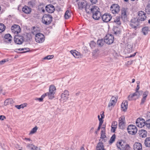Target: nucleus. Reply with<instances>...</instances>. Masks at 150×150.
Returning a JSON list of instances; mask_svg holds the SVG:
<instances>
[{
    "label": "nucleus",
    "instance_id": "nucleus-45",
    "mask_svg": "<svg viewBox=\"0 0 150 150\" xmlns=\"http://www.w3.org/2000/svg\"><path fill=\"white\" fill-rule=\"evenodd\" d=\"M145 125L147 127L150 128V119L145 121Z\"/></svg>",
    "mask_w": 150,
    "mask_h": 150
},
{
    "label": "nucleus",
    "instance_id": "nucleus-29",
    "mask_svg": "<svg viewBox=\"0 0 150 150\" xmlns=\"http://www.w3.org/2000/svg\"><path fill=\"white\" fill-rule=\"evenodd\" d=\"M113 30L114 32V33L116 35L119 34L121 32L120 28L116 27H114Z\"/></svg>",
    "mask_w": 150,
    "mask_h": 150
},
{
    "label": "nucleus",
    "instance_id": "nucleus-58",
    "mask_svg": "<svg viewBox=\"0 0 150 150\" xmlns=\"http://www.w3.org/2000/svg\"><path fill=\"white\" fill-rule=\"evenodd\" d=\"M102 122H99V126L98 128V131L100 129L101 127L102 126V124H103V123H102Z\"/></svg>",
    "mask_w": 150,
    "mask_h": 150
},
{
    "label": "nucleus",
    "instance_id": "nucleus-62",
    "mask_svg": "<svg viewBox=\"0 0 150 150\" xmlns=\"http://www.w3.org/2000/svg\"><path fill=\"white\" fill-rule=\"evenodd\" d=\"M46 96H47V93H46L43 94L41 96V97L43 99Z\"/></svg>",
    "mask_w": 150,
    "mask_h": 150
},
{
    "label": "nucleus",
    "instance_id": "nucleus-14",
    "mask_svg": "<svg viewBox=\"0 0 150 150\" xmlns=\"http://www.w3.org/2000/svg\"><path fill=\"white\" fill-rule=\"evenodd\" d=\"M11 30L12 32L13 33L18 34L20 33L21 29L18 25H14L11 27Z\"/></svg>",
    "mask_w": 150,
    "mask_h": 150
},
{
    "label": "nucleus",
    "instance_id": "nucleus-53",
    "mask_svg": "<svg viewBox=\"0 0 150 150\" xmlns=\"http://www.w3.org/2000/svg\"><path fill=\"white\" fill-rule=\"evenodd\" d=\"M30 49H29L28 48H24V51L23 52H21V53H24L28 52H29L30 51Z\"/></svg>",
    "mask_w": 150,
    "mask_h": 150
},
{
    "label": "nucleus",
    "instance_id": "nucleus-44",
    "mask_svg": "<svg viewBox=\"0 0 150 150\" xmlns=\"http://www.w3.org/2000/svg\"><path fill=\"white\" fill-rule=\"evenodd\" d=\"M115 137L116 136L115 134H114L112 135L109 141V142L110 143L112 144L115 141Z\"/></svg>",
    "mask_w": 150,
    "mask_h": 150
},
{
    "label": "nucleus",
    "instance_id": "nucleus-24",
    "mask_svg": "<svg viewBox=\"0 0 150 150\" xmlns=\"http://www.w3.org/2000/svg\"><path fill=\"white\" fill-rule=\"evenodd\" d=\"M128 106V102L127 101H124L121 105V108L122 110L125 111L127 109Z\"/></svg>",
    "mask_w": 150,
    "mask_h": 150
},
{
    "label": "nucleus",
    "instance_id": "nucleus-3",
    "mask_svg": "<svg viewBox=\"0 0 150 150\" xmlns=\"http://www.w3.org/2000/svg\"><path fill=\"white\" fill-rule=\"evenodd\" d=\"M114 40V38L113 35L108 34L105 37L104 41L106 44L110 45L113 42Z\"/></svg>",
    "mask_w": 150,
    "mask_h": 150
},
{
    "label": "nucleus",
    "instance_id": "nucleus-18",
    "mask_svg": "<svg viewBox=\"0 0 150 150\" xmlns=\"http://www.w3.org/2000/svg\"><path fill=\"white\" fill-rule=\"evenodd\" d=\"M45 8L47 11L50 13H53L55 10L54 6L52 4H49L47 5L45 7Z\"/></svg>",
    "mask_w": 150,
    "mask_h": 150
},
{
    "label": "nucleus",
    "instance_id": "nucleus-17",
    "mask_svg": "<svg viewBox=\"0 0 150 150\" xmlns=\"http://www.w3.org/2000/svg\"><path fill=\"white\" fill-rule=\"evenodd\" d=\"M138 18L137 20L139 21H143L146 19V13L142 11H140L138 13Z\"/></svg>",
    "mask_w": 150,
    "mask_h": 150
},
{
    "label": "nucleus",
    "instance_id": "nucleus-15",
    "mask_svg": "<svg viewBox=\"0 0 150 150\" xmlns=\"http://www.w3.org/2000/svg\"><path fill=\"white\" fill-rule=\"evenodd\" d=\"M69 93L68 91L67 90H65L61 94V99L62 100L64 101H66L69 98Z\"/></svg>",
    "mask_w": 150,
    "mask_h": 150
},
{
    "label": "nucleus",
    "instance_id": "nucleus-47",
    "mask_svg": "<svg viewBox=\"0 0 150 150\" xmlns=\"http://www.w3.org/2000/svg\"><path fill=\"white\" fill-rule=\"evenodd\" d=\"M96 45V43L93 41L91 42L90 44V46L92 48H93Z\"/></svg>",
    "mask_w": 150,
    "mask_h": 150
},
{
    "label": "nucleus",
    "instance_id": "nucleus-6",
    "mask_svg": "<svg viewBox=\"0 0 150 150\" xmlns=\"http://www.w3.org/2000/svg\"><path fill=\"white\" fill-rule=\"evenodd\" d=\"M15 43L18 45L22 44L24 41V38L22 36L18 35H15L14 38Z\"/></svg>",
    "mask_w": 150,
    "mask_h": 150
},
{
    "label": "nucleus",
    "instance_id": "nucleus-12",
    "mask_svg": "<svg viewBox=\"0 0 150 150\" xmlns=\"http://www.w3.org/2000/svg\"><path fill=\"white\" fill-rule=\"evenodd\" d=\"M136 123L138 127H142L145 125V121L142 118H139L137 120Z\"/></svg>",
    "mask_w": 150,
    "mask_h": 150
},
{
    "label": "nucleus",
    "instance_id": "nucleus-55",
    "mask_svg": "<svg viewBox=\"0 0 150 150\" xmlns=\"http://www.w3.org/2000/svg\"><path fill=\"white\" fill-rule=\"evenodd\" d=\"M146 98L143 97V98L142 99L141 102L140 103V104L142 105V104H143L144 103V102L146 100Z\"/></svg>",
    "mask_w": 150,
    "mask_h": 150
},
{
    "label": "nucleus",
    "instance_id": "nucleus-35",
    "mask_svg": "<svg viewBox=\"0 0 150 150\" xmlns=\"http://www.w3.org/2000/svg\"><path fill=\"white\" fill-rule=\"evenodd\" d=\"M113 22L116 23V24L118 25L120 24L121 22L120 21V17L119 16H117L115 18L113 21Z\"/></svg>",
    "mask_w": 150,
    "mask_h": 150
},
{
    "label": "nucleus",
    "instance_id": "nucleus-48",
    "mask_svg": "<svg viewBox=\"0 0 150 150\" xmlns=\"http://www.w3.org/2000/svg\"><path fill=\"white\" fill-rule=\"evenodd\" d=\"M28 5L30 7H33L35 5V4L33 1H30L28 2Z\"/></svg>",
    "mask_w": 150,
    "mask_h": 150
},
{
    "label": "nucleus",
    "instance_id": "nucleus-64",
    "mask_svg": "<svg viewBox=\"0 0 150 150\" xmlns=\"http://www.w3.org/2000/svg\"><path fill=\"white\" fill-rule=\"evenodd\" d=\"M139 88H140L139 85V84L137 85V87L136 89V91H138V90L139 89Z\"/></svg>",
    "mask_w": 150,
    "mask_h": 150
},
{
    "label": "nucleus",
    "instance_id": "nucleus-13",
    "mask_svg": "<svg viewBox=\"0 0 150 150\" xmlns=\"http://www.w3.org/2000/svg\"><path fill=\"white\" fill-rule=\"evenodd\" d=\"M101 18L104 22H108L110 21L112 16L110 14L106 13L102 16Z\"/></svg>",
    "mask_w": 150,
    "mask_h": 150
},
{
    "label": "nucleus",
    "instance_id": "nucleus-22",
    "mask_svg": "<svg viewBox=\"0 0 150 150\" xmlns=\"http://www.w3.org/2000/svg\"><path fill=\"white\" fill-rule=\"evenodd\" d=\"M97 7L96 6H93L92 5H86V7L85 8V11L87 13H89L90 12L91 13V9L94 8L95 7Z\"/></svg>",
    "mask_w": 150,
    "mask_h": 150
},
{
    "label": "nucleus",
    "instance_id": "nucleus-60",
    "mask_svg": "<svg viewBox=\"0 0 150 150\" xmlns=\"http://www.w3.org/2000/svg\"><path fill=\"white\" fill-rule=\"evenodd\" d=\"M127 47L128 48H129V49H132V48L133 46L132 45H127Z\"/></svg>",
    "mask_w": 150,
    "mask_h": 150
},
{
    "label": "nucleus",
    "instance_id": "nucleus-20",
    "mask_svg": "<svg viewBox=\"0 0 150 150\" xmlns=\"http://www.w3.org/2000/svg\"><path fill=\"white\" fill-rule=\"evenodd\" d=\"M70 52L76 58H78L81 57L82 56V55L81 54L80 52L76 51V50H71Z\"/></svg>",
    "mask_w": 150,
    "mask_h": 150
},
{
    "label": "nucleus",
    "instance_id": "nucleus-33",
    "mask_svg": "<svg viewBox=\"0 0 150 150\" xmlns=\"http://www.w3.org/2000/svg\"><path fill=\"white\" fill-rule=\"evenodd\" d=\"M145 144L147 147H150V137L146 139L145 141Z\"/></svg>",
    "mask_w": 150,
    "mask_h": 150
},
{
    "label": "nucleus",
    "instance_id": "nucleus-31",
    "mask_svg": "<svg viewBox=\"0 0 150 150\" xmlns=\"http://www.w3.org/2000/svg\"><path fill=\"white\" fill-rule=\"evenodd\" d=\"M56 90V88L54 86L51 85L50 87L49 92L53 93L54 94H55Z\"/></svg>",
    "mask_w": 150,
    "mask_h": 150
},
{
    "label": "nucleus",
    "instance_id": "nucleus-37",
    "mask_svg": "<svg viewBox=\"0 0 150 150\" xmlns=\"http://www.w3.org/2000/svg\"><path fill=\"white\" fill-rule=\"evenodd\" d=\"M5 28L6 27L3 24L0 23V33L4 31Z\"/></svg>",
    "mask_w": 150,
    "mask_h": 150
},
{
    "label": "nucleus",
    "instance_id": "nucleus-43",
    "mask_svg": "<svg viewBox=\"0 0 150 150\" xmlns=\"http://www.w3.org/2000/svg\"><path fill=\"white\" fill-rule=\"evenodd\" d=\"M28 146L30 148V149L33 150H37L38 147L33 144H29Z\"/></svg>",
    "mask_w": 150,
    "mask_h": 150
},
{
    "label": "nucleus",
    "instance_id": "nucleus-49",
    "mask_svg": "<svg viewBox=\"0 0 150 150\" xmlns=\"http://www.w3.org/2000/svg\"><path fill=\"white\" fill-rule=\"evenodd\" d=\"M122 143L124 144V143L123 142H119L117 144V146L118 147V146L119 145V146H120L122 148L124 146Z\"/></svg>",
    "mask_w": 150,
    "mask_h": 150
},
{
    "label": "nucleus",
    "instance_id": "nucleus-54",
    "mask_svg": "<svg viewBox=\"0 0 150 150\" xmlns=\"http://www.w3.org/2000/svg\"><path fill=\"white\" fill-rule=\"evenodd\" d=\"M148 91H146V92H145L143 93V97L146 98V97H147V96L148 95Z\"/></svg>",
    "mask_w": 150,
    "mask_h": 150
},
{
    "label": "nucleus",
    "instance_id": "nucleus-1",
    "mask_svg": "<svg viewBox=\"0 0 150 150\" xmlns=\"http://www.w3.org/2000/svg\"><path fill=\"white\" fill-rule=\"evenodd\" d=\"M91 13L93 14L92 17L95 20H98L100 18L101 14L99 11V8L97 6L94 8L91 9Z\"/></svg>",
    "mask_w": 150,
    "mask_h": 150
},
{
    "label": "nucleus",
    "instance_id": "nucleus-52",
    "mask_svg": "<svg viewBox=\"0 0 150 150\" xmlns=\"http://www.w3.org/2000/svg\"><path fill=\"white\" fill-rule=\"evenodd\" d=\"M43 8V4H40L39 6H38V10L40 11H41V10Z\"/></svg>",
    "mask_w": 150,
    "mask_h": 150
},
{
    "label": "nucleus",
    "instance_id": "nucleus-28",
    "mask_svg": "<svg viewBox=\"0 0 150 150\" xmlns=\"http://www.w3.org/2000/svg\"><path fill=\"white\" fill-rule=\"evenodd\" d=\"M117 122L116 121L113 122L111 126V131L113 132H114L115 131V129L117 128Z\"/></svg>",
    "mask_w": 150,
    "mask_h": 150
},
{
    "label": "nucleus",
    "instance_id": "nucleus-40",
    "mask_svg": "<svg viewBox=\"0 0 150 150\" xmlns=\"http://www.w3.org/2000/svg\"><path fill=\"white\" fill-rule=\"evenodd\" d=\"M123 150H131V148L128 144H126L123 147Z\"/></svg>",
    "mask_w": 150,
    "mask_h": 150
},
{
    "label": "nucleus",
    "instance_id": "nucleus-34",
    "mask_svg": "<svg viewBox=\"0 0 150 150\" xmlns=\"http://www.w3.org/2000/svg\"><path fill=\"white\" fill-rule=\"evenodd\" d=\"M149 31V28L147 27H144L142 29V32L144 35L147 34Z\"/></svg>",
    "mask_w": 150,
    "mask_h": 150
},
{
    "label": "nucleus",
    "instance_id": "nucleus-5",
    "mask_svg": "<svg viewBox=\"0 0 150 150\" xmlns=\"http://www.w3.org/2000/svg\"><path fill=\"white\" fill-rule=\"evenodd\" d=\"M127 130L128 133L131 134H134L137 132V129L136 127L134 125H130L128 126Z\"/></svg>",
    "mask_w": 150,
    "mask_h": 150
},
{
    "label": "nucleus",
    "instance_id": "nucleus-63",
    "mask_svg": "<svg viewBox=\"0 0 150 150\" xmlns=\"http://www.w3.org/2000/svg\"><path fill=\"white\" fill-rule=\"evenodd\" d=\"M90 1L93 4H96L97 2V0H90Z\"/></svg>",
    "mask_w": 150,
    "mask_h": 150
},
{
    "label": "nucleus",
    "instance_id": "nucleus-10",
    "mask_svg": "<svg viewBox=\"0 0 150 150\" xmlns=\"http://www.w3.org/2000/svg\"><path fill=\"white\" fill-rule=\"evenodd\" d=\"M142 91H136L132 94H130L128 97L129 100H131L133 99V98L134 97L136 96L137 98H138L140 96L141 94H142Z\"/></svg>",
    "mask_w": 150,
    "mask_h": 150
},
{
    "label": "nucleus",
    "instance_id": "nucleus-25",
    "mask_svg": "<svg viewBox=\"0 0 150 150\" xmlns=\"http://www.w3.org/2000/svg\"><path fill=\"white\" fill-rule=\"evenodd\" d=\"M22 11L25 13L29 14L31 12V8L28 6H25L22 8Z\"/></svg>",
    "mask_w": 150,
    "mask_h": 150
},
{
    "label": "nucleus",
    "instance_id": "nucleus-39",
    "mask_svg": "<svg viewBox=\"0 0 150 150\" xmlns=\"http://www.w3.org/2000/svg\"><path fill=\"white\" fill-rule=\"evenodd\" d=\"M47 93V96H48L49 98L50 99H52L54 97V94L53 93L50 92Z\"/></svg>",
    "mask_w": 150,
    "mask_h": 150
},
{
    "label": "nucleus",
    "instance_id": "nucleus-61",
    "mask_svg": "<svg viewBox=\"0 0 150 150\" xmlns=\"http://www.w3.org/2000/svg\"><path fill=\"white\" fill-rule=\"evenodd\" d=\"M6 62L5 59H4L0 61V64H2Z\"/></svg>",
    "mask_w": 150,
    "mask_h": 150
},
{
    "label": "nucleus",
    "instance_id": "nucleus-57",
    "mask_svg": "<svg viewBox=\"0 0 150 150\" xmlns=\"http://www.w3.org/2000/svg\"><path fill=\"white\" fill-rule=\"evenodd\" d=\"M105 127H103L102 128V130L101 131V133H105Z\"/></svg>",
    "mask_w": 150,
    "mask_h": 150
},
{
    "label": "nucleus",
    "instance_id": "nucleus-16",
    "mask_svg": "<svg viewBox=\"0 0 150 150\" xmlns=\"http://www.w3.org/2000/svg\"><path fill=\"white\" fill-rule=\"evenodd\" d=\"M119 126L120 129H124L125 124V117L122 116L119 119Z\"/></svg>",
    "mask_w": 150,
    "mask_h": 150
},
{
    "label": "nucleus",
    "instance_id": "nucleus-9",
    "mask_svg": "<svg viewBox=\"0 0 150 150\" xmlns=\"http://www.w3.org/2000/svg\"><path fill=\"white\" fill-rule=\"evenodd\" d=\"M44 36L43 34L39 33L36 35L35 39L37 42L42 43L44 41Z\"/></svg>",
    "mask_w": 150,
    "mask_h": 150
},
{
    "label": "nucleus",
    "instance_id": "nucleus-32",
    "mask_svg": "<svg viewBox=\"0 0 150 150\" xmlns=\"http://www.w3.org/2000/svg\"><path fill=\"white\" fill-rule=\"evenodd\" d=\"M100 139H102V140L101 141L103 142L106 141L107 138L105 135V133H101Z\"/></svg>",
    "mask_w": 150,
    "mask_h": 150
},
{
    "label": "nucleus",
    "instance_id": "nucleus-46",
    "mask_svg": "<svg viewBox=\"0 0 150 150\" xmlns=\"http://www.w3.org/2000/svg\"><path fill=\"white\" fill-rule=\"evenodd\" d=\"M146 12L148 14H150V4L147 5L146 8Z\"/></svg>",
    "mask_w": 150,
    "mask_h": 150
},
{
    "label": "nucleus",
    "instance_id": "nucleus-42",
    "mask_svg": "<svg viewBox=\"0 0 150 150\" xmlns=\"http://www.w3.org/2000/svg\"><path fill=\"white\" fill-rule=\"evenodd\" d=\"M38 127L36 126L35 127H34L30 131L29 134H33L35 133L38 129Z\"/></svg>",
    "mask_w": 150,
    "mask_h": 150
},
{
    "label": "nucleus",
    "instance_id": "nucleus-8",
    "mask_svg": "<svg viewBox=\"0 0 150 150\" xmlns=\"http://www.w3.org/2000/svg\"><path fill=\"white\" fill-rule=\"evenodd\" d=\"M139 22L137 19L134 18L131 20L130 25L132 28L136 30L139 25Z\"/></svg>",
    "mask_w": 150,
    "mask_h": 150
},
{
    "label": "nucleus",
    "instance_id": "nucleus-7",
    "mask_svg": "<svg viewBox=\"0 0 150 150\" xmlns=\"http://www.w3.org/2000/svg\"><path fill=\"white\" fill-rule=\"evenodd\" d=\"M120 6L117 4H113L111 6L110 10L112 13H117L120 10Z\"/></svg>",
    "mask_w": 150,
    "mask_h": 150
},
{
    "label": "nucleus",
    "instance_id": "nucleus-2",
    "mask_svg": "<svg viewBox=\"0 0 150 150\" xmlns=\"http://www.w3.org/2000/svg\"><path fill=\"white\" fill-rule=\"evenodd\" d=\"M52 17L49 14H45L42 18V22L44 24L48 25L50 24L52 21Z\"/></svg>",
    "mask_w": 150,
    "mask_h": 150
},
{
    "label": "nucleus",
    "instance_id": "nucleus-26",
    "mask_svg": "<svg viewBox=\"0 0 150 150\" xmlns=\"http://www.w3.org/2000/svg\"><path fill=\"white\" fill-rule=\"evenodd\" d=\"M139 134L140 137L142 138H145L147 136V133L145 130L142 129L139 131Z\"/></svg>",
    "mask_w": 150,
    "mask_h": 150
},
{
    "label": "nucleus",
    "instance_id": "nucleus-4",
    "mask_svg": "<svg viewBox=\"0 0 150 150\" xmlns=\"http://www.w3.org/2000/svg\"><path fill=\"white\" fill-rule=\"evenodd\" d=\"M118 98V96L116 97L114 96H112L108 105V107L110 108V110H111L114 107L117 102Z\"/></svg>",
    "mask_w": 150,
    "mask_h": 150
},
{
    "label": "nucleus",
    "instance_id": "nucleus-59",
    "mask_svg": "<svg viewBox=\"0 0 150 150\" xmlns=\"http://www.w3.org/2000/svg\"><path fill=\"white\" fill-rule=\"evenodd\" d=\"M6 118V117L4 115H1L0 116V120H4V119Z\"/></svg>",
    "mask_w": 150,
    "mask_h": 150
},
{
    "label": "nucleus",
    "instance_id": "nucleus-30",
    "mask_svg": "<svg viewBox=\"0 0 150 150\" xmlns=\"http://www.w3.org/2000/svg\"><path fill=\"white\" fill-rule=\"evenodd\" d=\"M14 103L13 100L11 99H8L6 100L4 102L5 105H7L9 104H13Z\"/></svg>",
    "mask_w": 150,
    "mask_h": 150
},
{
    "label": "nucleus",
    "instance_id": "nucleus-21",
    "mask_svg": "<svg viewBox=\"0 0 150 150\" xmlns=\"http://www.w3.org/2000/svg\"><path fill=\"white\" fill-rule=\"evenodd\" d=\"M133 149L134 150H142L141 144L139 143H135L133 145Z\"/></svg>",
    "mask_w": 150,
    "mask_h": 150
},
{
    "label": "nucleus",
    "instance_id": "nucleus-38",
    "mask_svg": "<svg viewBox=\"0 0 150 150\" xmlns=\"http://www.w3.org/2000/svg\"><path fill=\"white\" fill-rule=\"evenodd\" d=\"M104 41L103 39L99 40L97 42V44L99 46H102L104 44Z\"/></svg>",
    "mask_w": 150,
    "mask_h": 150
},
{
    "label": "nucleus",
    "instance_id": "nucleus-50",
    "mask_svg": "<svg viewBox=\"0 0 150 150\" xmlns=\"http://www.w3.org/2000/svg\"><path fill=\"white\" fill-rule=\"evenodd\" d=\"M54 57V56L53 55H48L44 58V59H50Z\"/></svg>",
    "mask_w": 150,
    "mask_h": 150
},
{
    "label": "nucleus",
    "instance_id": "nucleus-23",
    "mask_svg": "<svg viewBox=\"0 0 150 150\" xmlns=\"http://www.w3.org/2000/svg\"><path fill=\"white\" fill-rule=\"evenodd\" d=\"M96 150H105L102 142H99L98 143L96 147Z\"/></svg>",
    "mask_w": 150,
    "mask_h": 150
},
{
    "label": "nucleus",
    "instance_id": "nucleus-19",
    "mask_svg": "<svg viewBox=\"0 0 150 150\" xmlns=\"http://www.w3.org/2000/svg\"><path fill=\"white\" fill-rule=\"evenodd\" d=\"M12 38V37L10 34H6L4 37V41L7 43H11Z\"/></svg>",
    "mask_w": 150,
    "mask_h": 150
},
{
    "label": "nucleus",
    "instance_id": "nucleus-11",
    "mask_svg": "<svg viewBox=\"0 0 150 150\" xmlns=\"http://www.w3.org/2000/svg\"><path fill=\"white\" fill-rule=\"evenodd\" d=\"M128 9L127 8H123L121 9V18L124 21L127 19V15Z\"/></svg>",
    "mask_w": 150,
    "mask_h": 150
},
{
    "label": "nucleus",
    "instance_id": "nucleus-51",
    "mask_svg": "<svg viewBox=\"0 0 150 150\" xmlns=\"http://www.w3.org/2000/svg\"><path fill=\"white\" fill-rule=\"evenodd\" d=\"M99 52V50L97 49L93 51L92 53L93 55H95L96 54Z\"/></svg>",
    "mask_w": 150,
    "mask_h": 150
},
{
    "label": "nucleus",
    "instance_id": "nucleus-36",
    "mask_svg": "<svg viewBox=\"0 0 150 150\" xmlns=\"http://www.w3.org/2000/svg\"><path fill=\"white\" fill-rule=\"evenodd\" d=\"M71 13L69 10L66 11L65 15L64 17L66 19H68L71 16Z\"/></svg>",
    "mask_w": 150,
    "mask_h": 150
},
{
    "label": "nucleus",
    "instance_id": "nucleus-56",
    "mask_svg": "<svg viewBox=\"0 0 150 150\" xmlns=\"http://www.w3.org/2000/svg\"><path fill=\"white\" fill-rule=\"evenodd\" d=\"M98 117L99 121V122H102V123H103V120H102V119L101 118V117H100V116L99 115H98Z\"/></svg>",
    "mask_w": 150,
    "mask_h": 150
},
{
    "label": "nucleus",
    "instance_id": "nucleus-27",
    "mask_svg": "<svg viewBox=\"0 0 150 150\" xmlns=\"http://www.w3.org/2000/svg\"><path fill=\"white\" fill-rule=\"evenodd\" d=\"M87 5L86 2H81L78 4V6L79 8L82 9L83 8H85Z\"/></svg>",
    "mask_w": 150,
    "mask_h": 150
},
{
    "label": "nucleus",
    "instance_id": "nucleus-41",
    "mask_svg": "<svg viewBox=\"0 0 150 150\" xmlns=\"http://www.w3.org/2000/svg\"><path fill=\"white\" fill-rule=\"evenodd\" d=\"M27 104L25 103L22 104L20 105H16L15 107L16 108L18 109H20L21 108H23L25 107L26 106Z\"/></svg>",
    "mask_w": 150,
    "mask_h": 150
}]
</instances>
